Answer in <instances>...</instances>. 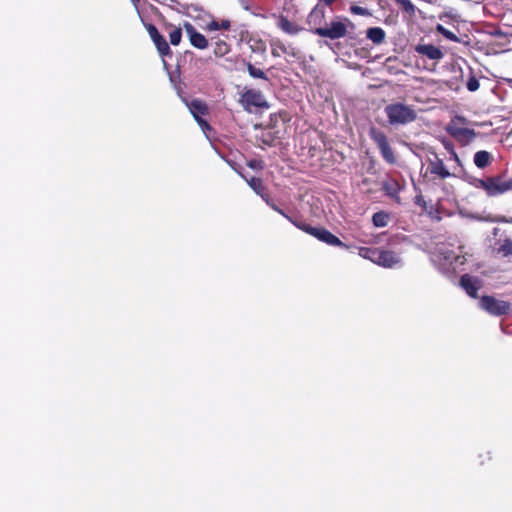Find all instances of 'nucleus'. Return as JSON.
<instances>
[{
	"label": "nucleus",
	"instance_id": "38",
	"mask_svg": "<svg viewBox=\"0 0 512 512\" xmlns=\"http://www.w3.org/2000/svg\"><path fill=\"white\" fill-rule=\"evenodd\" d=\"M336 0H320V2H323L325 5H331L332 3H334Z\"/></svg>",
	"mask_w": 512,
	"mask_h": 512
},
{
	"label": "nucleus",
	"instance_id": "34",
	"mask_svg": "<svg viewBox=\"0 0 512 512\" xmlns=\"http://www.w3.org/2000/svg\"><path fill=\"white\" fill-rule=\"evenodd\" d=\"M274 211H276L277 213L281 214L283 217H285L287 220H289L290 222L292 221V218L287 215L282 209H280L277 205H275L274 203H272L270 201V204H268Z\"/></svg>",
	"mask_w": 512,
	"mask_h": 512
},
{
	"label": "nucleus",
	"instance_id": "14",
	"mask_svg": "<svg viewBox=\"0 0 512 512\" xmlns=\"http://www.w3.org/2000/svg\"><path fill=\"white\" fill-rule=\"evenodd\" d=\"M429 169L432 174L439 176L441 179L451 176V173L445 167L443 160L437 155H435L433 159H429Z\"/></svg>",
	"mask_w": 512,
	"mask_h": 512
},
{
	"label": "nucleus",
	"instance_id": "40",
	"mask_svg": "<svg viewBox=\"0 0 512 512\" xmlns=\"http://www.w3.org/2000/svg\"><path fill=\"white\" fill-rule=\"evenodd\" d=\"M510 87L512 88V79L509 80Z\"/></svg>",
	"mask_w": 512,
	"mask_h": 512
},
{
	"label": "nucleus",
	"instance_id": "28",
	"mask_svg": "<svg viewBox=\"0 0 512 512\" xmlns=\"http://www.w3.org/2000/svg\"><path fill=\"white\" fill-rule=\"evenodd\" d=\"M436 30L440 34H442L448 40H451V41H454V42H458L459 41L458 37L453 32H451L450 30L446 29L444 26H442L440 24L437 26Z\"/></svg>",
	"mask_w": 512,
	"mask_h": 512
},
{
	"label": "nucleus",
	"instance_id": "11",
	"mask_svg": "<svg viewBox=\"0 0 512 512\" xmlns=\"http://www.w3.org/2000/svg\"><path fill=\"white\" fill-rule=\"evenodd\" d=\"M232 168L247 182L249 187L259 195L267 204H270V198L267 194L264 193L265 187L260 178L252 177L250 179L246 178L240 171H238L235 167Z\"/></svg>",
	"mask_w": 512,
	"mask_h": 512
},
{
	"label": "nucleus",
	"instance_id": "4",
	"mask_svg": "<svg viewBox=\"0 0 512 512\" xmlns=\"http://www.w3.org/2000/svg\"><path fill=\"white\" fill-rule=\"evenodd\" d=\"M481 309L493 316L505 315L510 311L511 305L509 302L496 299L493 296H482L479 302Z\"/></svg>",
	"mask_w": 512,
	"mask_h": 512
},
{
	"label": "nucleus",
	"instance_id": "21",
	"mask_svg": "<svg viewBox=\"0 0 512 512\" xmlns=\"http://www.w3.org/2000/svg\"><path fill=\"white\" fill-rule=\"evenodd\" d=\"M372 221L376 227H385L389 222V214L383 211L377 212L373 215Z\"/></svg>",
	"mask_w": 512,
	"mask_h": 512
},
{
	"label": "nucleus",
	"instance_id": "15",
	"mask_svg": "<svg viewBox=\"0 0 512 512\" xmlns=\"http://www.w3.org/2000/svg\"><path fill=\"white\" fill-rule=\"evenodd\" d=\"M325 17L324 7L322 3H319L315 6V8L310 12L307 18L308 25L314 30L318 27H321L323 20Z\"/></svg>",
	"mask_w": 512,
	"mask_h": 512
},
{
	"label": "nucleus",
	"instance_id": "6",
	"mask_svg": "<svg viewBox=\"0 0 512 512\" xmlns=\"http://www.w3.org/2000/svg\"><path fill=\"white\" fill-rule=\"evenodd\" d=\"M372 138L374 142L377 144L383 158L388 163H394L396 161V158L394 156L392 148L389 145L387 137L382 132L373 131Z\"/></svg>",
	"mask_w": 512,
	"mask_h": 512
},
{
	"label": "nucleus",
	"instance_id": "24",
	"mask_svg": "<svg viewBox=\"0 0 512 512\" xmlns=\"http://www.w3.org/2000/svg\"><path fill=\"white\" fill-rule=\"evenodd\" d=\"M498 251L503 256H512V240L508 238L503 240L500 247L498 248Z\"/></svg>",
	"mask_w": 512,
	"mask_h": 512
},
{
	"label": "nucleus",
	"instance_id": "35",
	"mask_svg": "<svg viewBox=\"0 0 512 512\" xmlns=\"http://www.w3.org/2000/svg\"><path fill=\"white\" fill-rule=\"evenodd\" d=\"M248 167L252 168V169H262L263 166L261 164L260 161H257V160H251L247 163Z\"/></svg>",
	"mask_w": 512,
	"mask_h": 512
},
{
	"label": "nucleus",
	"instance_id": "5",
	"mask_svg": "<svg viewBox=\"0 0 512 512\" xmlns=\"http://www.w3.org/2000/svg\"><path fill=\"white\" fill-rule=\"evenodd\" d=\"M346 33V25L341 21H334L330 27H318L315 29V34L330 39H337L344 36Z\"/></svg>",
	"mask_w": 512,
	"mask_h": 512
},
{
	"label": "nucleus",
	"instance_id": "20",
	"mask_svg": "<svg viewBox=\"0 0 512 512\" xmlns=\"http://www.w3.org/2000/svg\"><path fill=\"white\" fill-rule=\"evenodd\" d=\"M153 43L156 46L157 51L161 57L171 56V54H172L171 49H170L169 44L167 43L166 39L163 36H161L158 39H155L153 41Z\"/></svg>",
	"mask_w": 512,
	"mask_h": 512
},
{
	"label": "nucleus",
	"instance_id": "23",
	"mask_svg": "<svg viewBox=\"0 0 512 512\" xmlns=\"http://www.w3.org/2000/svg\"><path fill=\"white\" fill-rule=\"evenodd\" d=\"M207 28L210 31H216V30H220V29L228 30L230 28V21L229 20H221L219 22V21L213 20L210 23H208Z\"/></svg>",
	"mask_w": 512,
	"mask_h": 512
},
{
	"label": "nucleus",
	"instance_id": "25",
	"mask_svg": "<svg viewBox=\"0 0 512 512\" xmlns=\"http://www.w3.org/2000/svg\"><path fill=\"white\" fill-rule=\"evenodd\" d=\"M291 223L293 225H295L297 228H299L300 230L312 235L314 237V234H315V231L317 229V227H313V226H310L309 224H306V223H303V222H298L294 219H292Z\"/></svg>",
	"mask_w": 512,
	"mask_h": 512
},
{
	"label": "nucleus",
	"instance_id": "17",
	"mask_svg": "<svg viewBox=\"0 0 512 512\" xmlns=\"http://www.w3.org/2000/svg\"><path fill=\"white\" fill-rule=\"evenodd\" d=\"M277 26L280 28L283 32L289 34V35H295L297 34L301 29L291 21H289L286 17H279L277 21Z\"/></svg>",
	"mask_w": 512,
	"mask_h": 512
},
{
	"label": "nucleus",
	"instance_id": "10",
	"mask_svg": "<svg viewBox=\"0 0 512 512\" xmlns=\"http://www.w3.org/2000/svg\"><path fill=\"white\" fill-rule=\"evenodd\" d=\"M447 132L454 137L456 140L461 142L462 144H468L471 142L475 136L476 133L474 130L464 127H458V126H449L447 128Z\"/></svg>",
	"mask_w": 512,
	"mask_h": 512
},
{
	"label": "nucleus",
	"instance_id": "19",
	"mask_svg": "<svg viewBox=\"0 0 512 512\" xmlns=\"http://www.w3.org/2000/svg\"><path fill=\"white\" fill-rule=\"evenodd\" d=\"M492 156L489 152L485 150H481L475 153L474 155V164L478 168H485L491 162Z\"/></svg>",
	"mask_w": 512,
	"mask_h": 512
},
{
	"label": "nucleus",
	"instance_id": "22",
	"mask_svg": "<svg viewBox=\"0 0 512 512\" xmlns=\"http://www.w3.org/2000/svg\"><path fill=\"white\" fill-rule=\"evenodd\" d=\"M230 51V46L224 40H218L215 42L214 55L217 57H223Z\"/></svg>",
	"mask_w": 512,
	"mask_h": 512
},
{
	"label": "nucleus",
	"instance_id": "36",
	"mask_svg": "<svg viewBox=\"0 0 512 512\" xmlns=\"http://www.w3.org/2000/svg\"><path fill=\"white\" fill-rule=\"evenodd\" d=\"M354 14L370 15V13L368 12L367 9L359 7V6H354Z\"/></svg>",
	"mask_w": 512,
	"mask_h": 512
},
{
	"label": "nucleus",
	"instance_id": "16",
	"mask_svg": "<svg viewBox=\"0 0 512 512\" xmlns=\"http://www.w3.org/2000/svg\"><path fill=\"white\" fill-rule=\"evenodd\" d=\"M314 237L328 245H332V246H342L343 245L338 237L333 235L331 232H329L325 228L317 227Z\"/></svg>",
	"mask_w": 512,
	"mask_h": 512
},
{
	"label": "nucleus",
	"instance_id": "27",
	"mask_svg": "<svg viewBox=\"0 0 512 512\" xmlns=\"http://www.w3.org/2000/svg\"><path fill=\"white\" fill-rule=\"evenodd\" d=\"M247 70L249 75L253 78L267 79L264 71L259 68H256L251 63H248Z\"/></svg>",
	"mask_w": 512,
	"mask_h": 512
},
{
	"label": "nucleus",
	"instance_id": "7",
	"mask_svg": "<svg viewBox=\"0 0 512 512\" xmlns=\"http://www.w3.org/2000/svg\"><path fill=\"white\" fill-rule=\"evenodd\" d=\"M188 109L201 127L202 131L206 133L207 130H210V125L201 118L202 115L206 114L207 107L200 100H192L190 103H187Z\"/></svg>",
	"mask_w": 512,
	"mask_h": 512
},
{
	"label": "nucleus",
	"instance_id": "18",
	"mask_svg": "<svg viewBox=\"0 0 512 512\" xmlns=\"http://www.w3.org/2000/svg\"><path fill=\"white\" fill-rule=\"evenodd\" d=\"M366 36L374 44H381L385 40V31L380 27L369 28L366 32Z\"/></svg>",
	"mask_w": 512,
	"mask_h": 512
},
{
	"label": "nucleus",
	"instance_id": "37",
	"mask_svg": "<svg viewBox=\"0 0 512 512\" xmlns=\"http://www.w3.org/2000/svg\"><path fill=\"white\" fill-rule=\"evenodd\" d=\"M415 203L423 208H426V201L424 200L422 195H417L415 197Z\"/></svg>",
	"mask_w": 512,
	"mask_h": 512
},
{
	"label": "nucleus",
	"instance_id": "31",
	"mask_svg": "<svg viewBox=\"0 0 512 512\" xmlns=\"http://www.w3.org/2000/svg\"><path fill=\"white\" fill-rule=\"evenodd\" d=\"M149 36L151 37L152 41L155 39L160 38L162 35L159 33L158 29L153 24H144Z\"/></svg>",
	"mask_w": 512,
	"mask_h": 512
},
{
	"label": "nucleus",
	"instance_id": "30",
	"mask_svg": "<svg viewBox=\"0 0 512 512\" xmlns=\"http://www.w3.org/2000/svg\"><path fill=\"white\" fill-rule=\"evenodd\" d=\"M384 188L387 194L390 196H395L400 189L399 184L395 181L385 183Z\"/></svg>",
	"mask_w": 512,
	"mask_h": 512
},
{
	"label": "nucleus",
	"instance_id": "29",
	"mask_svg": "<svg viewBox=\"0 0 512 512\" xmlns=\"http://www.w3.org/2000/svg\"><path fill=\"white\" fill-rule=\"evenodd\" d=\"M182 31L180 28L172 30L169 34L170 43L172 45H178L181 42Z\"/></svg>",
	"mask_w": 512,
	"mask_h": 512
},
{
	"label": "nucleus",
	"instance_id": "26",
	"mask_svg": "<svg viewBox=\"0 0 512 512\" xmlns=\"http://www.w3.org/2000/svg\"><path fill=\"white\" fill-rule=\"evenodd\" d=\"M398 3L402 10L408 13L410 16L415 14V6L410 0H395Z\"/></svg>",
	"mask_w": 512,
	"mask_h": 512
},
{
	"label": "nucleus",
	"instance_id": "32",
	"mask_svg": "<svg viewBox=\"0 0 512 512\" xmlns=\"http://www.w3.org/2000/svg\"><path fill=\"white\" fill-rule=\"evenodd\" d=\"M479 88V81L474 77H470L468 82H467V89L471 92H474L476 90H478Z\"/></svg>",
	"mask_w": 512,
	"mask_h": 512
},
{
	"label": "nucleus",
	"instance_id": "39",
	"mask_svg": "<svg viewBox=\"0 0 512 512\" xmlns=\"http://www.w3.org/2000/svg\"><path fill=\"white\" fill-rule=\"evenodd\" d=\"M131 1L134 4V6L137 8V3L139 2V0H131Z\"/></svg>",
	"mask_w": 512,
	"mask_h": 512
},
{
	"label": "nucleus",
	"instance_id": "33",
	"mask_svg": "<svg viewBox=\"0 0 512 512\" xmlns=\"http://www.w3.org/2000/svg\"><path fill=\"white\" fill-rule=\"evenodd\" d=\"M443 145H444L445 149L451 153L452 158L455 161L459 162V157L456 154V152L454 151L452 144L446 140H443Z\"/></svg>",
	"mask_w": 512,
	"mask_h": 512
},
{
	"label": "nucleus",
	"instance_id": "13",
	"mask_svg": "<svg viewBox=\"0 0 512 512\" xmlns=\"http://www.w3.org/2000/svg\"><path fill=\"white\" fill-rule=\"evenodd\" d=\"M415 50L418 54L424 55L431 60H441L444 56L443 52L432 44L417 45Z\"/></svg>",
	"mask_w": 512,
	"mask_h": 512
},
{
	"label": "nucleus",
	"instance_id": "2",
	"mask_svg": "<svg viewBox=\"0 0 512 512\" xmlns=\"http://www.w3.org/2000/svg\"><path fill=\"white\" fill-rule=\"evenodd\" d=\"M385 114L391 125H405L413 122L417 114L415 110L403 103H393L385 107Z\"/></svg>",
	"mask_w": 512,
	"mask_h": 512
},
{
	"label": "nucleus",
	"instance_id": "12",
	"mask_svg": "<svg viewBox=\"0 0 512 512\" xmlns=\"http://www.w3.org/2000/svg\"><path fill=\"white\" fill-rule=\"evenodd\" d=\"M242 101L254 107H265L267 103L263 94L257 90H248L242 95Z\"/></svg>",
	"mask_w": 512,
	"mask_h": 512
},
{
	"label": "nucleus",
	"instance_id": "9",
	"mask_svg": "<svg viewBox=\"0 0 512 512\" xmlns=\"http://www.w3.org/2000/svg\"><path fill=\"white\" fill-rule=\"evenodd\" d=\"M460 285L469 296L476 298L477 292L481 289L483 283L479 278L464 274L460 278Z\"/></svg>",
	"mask_w": 512,
	"mask_h": 512
},
{
	"label": "nucleus",
	"instance_id": "3",
	"mask_svg": "<svg viewBox=\"0 0 512 512\" xmlns=\"http://www.w3.org/2000/svg\"><path fill=\"white\" fill-rule=\"evenodd\" d=\"M479 187L483 188L488 196H497L512 190V179L503 176L489 177L480 180Z\"/></svg>",
	"mask_w": 512,
	"mask_h": 512
},
{
	"label": "nucleus",
	"instance_id": "1",
	"mask_svg": "<svg viewBox=\"0 0 512 512\" xmlns=\"http://www.w3.org/2000/svg\"><path fill=\"white\" fill-rule=\"evenodd\" d=\"M359 256L385 268H393L401 263V258L397 253L378 248L361 247Z\"/></svg>",
	"mask_w": 512,
	"mask_h": 512
},
{
	"label": "nucleus",
	"instance_id": "8",
	"mask_svg": "<svg viewBox=\"0 0 512 512\" xmlns=\"http://www.w3.org/2000/svg\"><path fill=\"white\" fill-rule=\"evenodd\" d=\"M184 29L193 47L201 50L208 47V40L206 37L199 33L191 23L186 22L184 24Z\"/></svg>",
	"mask_w": 512,
	"mask_h": 512
}]
</instances>
